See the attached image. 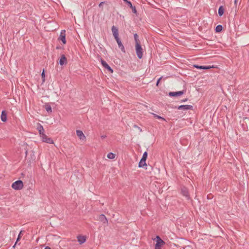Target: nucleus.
I'll return each mask as SVG.
<instances>
[{
  "label": "nucleus",
  "mask_w": 249,
  "mask_h": 249,
  "mask_svg": "<svg viewBox=\"0 0 249 249\" xmlns=\"http://www.w3.org/2000/svg\"><path fill=\"white\" fill-rule=\"evenodd\" d=\"M237 1H238V0H234V4H235V5L237 4Z\"/></svg>",
  "instance_id": "f704fd0d"
},
{
  "label": "nucleus",
  "mask_w": 249,
  "mask_h": 249,
  "mask_svg": "<svg viewBox=\"0 0 249 249\" xmlns=\"http://www.w3.org/2000/svg\"><path fill=\"white\" fill-rule=\"evenodd\" d=\"M134 127H136V128H138V130H140V131L141 132V131H142V129H141L140 127H139V126H137V125H134Z\"/></svg>",
  "instance_id": "2f4dec72"
},
{
  "label": "nucleus",
  "mask_w": 249,
  "mask_h": 249,
  "mask_svg": "<svg viewBox=\"0 0 249 249\" xmlns=\"http://www.w3.org/2000/svg\"><path fill=\"white\" fill-rule=\"evenodd\" d=\"M107 157L109 159H114L115 157V154L112 152H109L107 154Z\"/></svg>",
  "instance_id": "aec40b11"
},
{
  "label": "nucleus",
  "mask_w": 249,
  "mask_h": 249,
  "mask_svg": "<svg viewBox=\"0 0 249 249\" xmlns=\"http://www.w3.org/2000/svg\"><path fill=\"white\" fill-rule=\"evenodd\" d=\"M45 108L48 112L51 113L52 112V107L49 104H45Z\"/></svg>",
  "instance_id": "a211bd4d"
},
{
  "label": "nucleus",
  "mask_w": 249,
  "mask_h": 249,
  "mask_svg": "<svg viewBox=\"0 0 249 249\" xmlns=\"http://www.w3.org/2000/svg\"><path fill=\"white\" fill-rule=\"evenodd\" d=\"M127 3L129 4V5H130V6L132 7V3L130 1H127Z\"/></svg>",
  "instance_id": "473e14b6"
},
{
  "label": "nucleus",
  "mask_w": 249,
  "mask_h": 249,
  "mask_svg": "<svg viewBox=\"0 0 249 249\" xmlns=\"http://www.w3.org/2000/svg\"><path fill=\"white\" fill-rule=\"evenodd\" d=\"M67 63V59L64 54H62L59 60V64L61 66L65 65Z\"/></svg>",
  "instance_id": "9d476101"
},
{
  "label": "nucleus",
  "mask_w": 249,
  "mask_h": 249,
  "mask_svg": "<svg viewBox=\"0 0 249 249\" xmlns=\"http://www.w3.org/2000/svg\"><path fill=\"white\" fill-rule=\"evenodd\" d=\"M24 186L22 180H18L15 181L12 184L11 187L15 190H21Z\"/></svg>",
  "instance_id": "f03ea898"
},
{
  "label": "nucleus",
  "mask_w": 249,
  "mask_h": 249,
  "mask_svg": "<svg viewBox=\"0 0 249 249\" xmlns=\"http://www.w3.org/2000/svg\"><path fill=\"white\" fill-rule=\"evenodd\" d=\"M153 115H154V116L155 118H157L158 119H161V120H162L163 121H165V118H163V117H161V116H160L159 115H157L156 114H153Z\"/></svg>",
  "instance_id": "b1692460"
},
{
  "label": "nucleus",
  "mask_w": 249,
  "mask_h": 249,
  "mask_svg": "<svg viewBox=\"0 0 249 249\" xmlns=\"http://www.w3.org/2000/svg\"><path fill=\"white\" fill-rule=\"evenodd\" d=\"M37 130L38 131V132L41 136H42L43 134H44V129L43 128V126L40 124H38L37 127Z\"/></svg>",
  "instance_id": "f8f14e48"
},
{
  "label": "nucleus",
  "mask_w": 249,
  "mask_h": 249,
  "mask_svg": "<svg viewBox=\"0 0 249 249\" xmlns=\"http://www.w3.org/2000/svg\"><path fill=\"white\" fill-rule=\"evenodd\" d=\"M194 67L197 69H204L207 70L212 68H214L213 66H198V65H194Z\"/></svg>",
  "instance_id": "4468645a"
},
{
  "label": "nucleus",
  "mask_w": 249,
  "mask_h": 249,
  "mask_svg": "<svg viewBox=\"0 0 249 249\" xmlns=\"http://www.w3.org/2000/svg\"><path fill=\"white\" fill-rule=\"evenodd\" d=\"M44 249H51L49 247H46Z\"/></svg>",
  "instance_id": "c9c22d12"
},
{
  "label": "nucleus",
  "mask_w": 249,
  "mask_h": 249,
  "mask_svg": "<svg viewBox=\"0 0 249 249\" xmlns=\"http://www.w3.org/2000/svg\"><path fill=\"white\" fill-rule=\"evenodd\" d=\"M40 137L43 142L50 144H53L54 143V142L52 138L48 137L45 134H43L40 136Z\"/></svg>",
  "instance_id": "39448f33"
},
{
  "label": "nucleus",
  "mask_w": 249,
  "mask_h": 249,
  "mask_svg": "<svg viewBox=\"0 0 249 249\" xmlns=\"http://www.w3.org/2000/svg\"><path fill=\"white\" fill-rule=\"evenodd\" d=\"M162 77H160L157 81L156 85L158 86L159 85V84L160 83V80L161 79Z\"/></svg>",
  "instance_id": "c756f323"
},
{
  "label": "nucleus",
  "mask_w": 249,
  "mask_h": 249,
  "mask_svg": "<svg viewBox=\"0 0 249 249\" xmlns=\"http://www.w3.org/2000/svg\"><path fill=\"white\" fill-rule=\"evenodd\" d=\"M156 243L155 246V249H161V247L164 245L165 242L160 238L159 236L156 237Z\"/></svg>",
  "instance_id": "7ed1b4c3"
},
{
  "label": "nucleus",
  "mask_w": 249,
  "mask_h": 249,
  "mask_svg": "<svg viewBox=\"0 0 249 249\" xmlns=\"http://www.w3.org/2000/svg\"><path fill=\"white\" fill-rule=\"evenodd\" d=\"M224 9L223 6H220L218 9V14H219V16H222L224 14Z\"/></svg>",
  "instance_id": "6ab92c4d"
},
{
  "label": "nucleus",
  "mask_w": 249,
  "mask_h": 249,
  "mask_svg": "<svg viewBox=\"0 0 249 249\" xmlns=\"http://www.w3.org/2000/svg\"><path fill=\"white\" fill-rule=\"evenodd\" d=\"M76 135L79 138V139L81 140H85L86 137L83 132L80 130H77L76 131Z\"/></svg>",
  "instance_id": "6e6552de"
},
{
  "label": "nucleus",
  "mask_w": 249,
  "mask_h": 249,
  "mask_svg": "<svg viewBox=\"0 0 249 249\" xmlns=\"http://www.w3.org/2000/svg\"><path fill=\"white\" fill-rule=\"evenodd\" d=\"M134 37L136 42V44H137V43H140L138 35L137 34H134Z\"/></svg>",
  "instance_id": "4be33fe9"
},
{
  "label": "nucleus",
  "mask_w": 249,
  "mask_h": 249,
  "mask_svg": "<svg viewBox=\"0 0 249 249\" xmlns=\"http://www.w3.org/2000/svg\"><path fill=\"white\" fill-rule=\"evenodd\" d=\"M105 68L106 69H107L111 73H112L113 72V70L111 68V67L108 65Z\"/></svg>",
  "instance_id": "bb28decb"
},
{
  "label": "nucleus",
  "mask_w": 249,
  "mask_h": 249,
  "mask_svg": "<svg viewBox=\"0 0 249 249\" xmlns=\"http://www.w3.org/2000/svg\"><path fill=\"white\" fill-rule=\"evenodd\" d=\"M146 165L147 164L146 163V160H143V159H141L139 163V167H143L144 166H146Z\"/></svg>",
  "instance_id": "f3484780"
},
{
  "label": "nucleus",
  "mask_w": 249,
  "mask_h": 249,
  "mask_svg": "<svg viewBox=\"0 0 249 249\" xmlns=\"http://www.w3.org/2000/svg\"><path fill=\"white\" fill-rule=\"evenodd\" d=\"M58 39L61 40L64 44L66 43V31L65 30H63L61 31Z\"/></svg>",
  "instance_id": "423d86ee"
},
{
  "label": "nucleus",
  "mask_w": 249,
  "mask_h": 249,
  "mask_svg": "<svg viewBox=\"0 0 249 249\" xmlns=\"http://www.w3.org/2000/svg\"><path fill=\"white\" fill-rule=\"evenodd\" d=\"M1 120L3 122H5L7 120V115L5 111L3 110L1 112V116H0Z\"/></svg>",
  "instance_id": "2eb2a0df"
},
{
  "label": "nucleus",
  "mask_w": 249,
  "mask_h": 249,
  "mask_svg": "<svg viewBox=\"0 0 249 249\" xmlns=\"http://www.w3.org/2000/svg\"><path fill=\"white\" fill-rule=\"evenodd\" d=\"M105 68L106 69H107L111 73H112L113 72V70L111 68V67L108 65Z\"/></svg>",
  "instance_id": "a878e982"
},
{
  "label": "nucleus",
  "mask_w": 249,
  "mask_h": 249,
  "mask_svg": "<svg viewBox=\"0 0 249 249\" xmlns=\"http://www.w3.org/2000/svg\"><path fill=\"white\" fill-rule=\"evenodd\" d=\"M112 32L113 35V36L114 37V38L115 39L119 47L121 49V51L123 52H125V49L122 43V42L120 40V39L119 37L118 36V28L115 26H113L111 28Z\"/></svg>",
  "instance_id": "f257e3e1"
},
{
  "label": "nucleus",
  "mask_w": 249,
  "mask_h": 249,
  "mask_svg": "<svg viewBox=\"0 0 249 249\" xmlns=\"http://www.w3.org/2000/svg\"><path fill=\"white\" fill-rule=\"evenodd\" d=\"M101 64L102 65H103V66L105 68L106 67H107V66L108 65V64H107V63L103 59H101Z\"/></svg>",
  "instance_id": "5701e85b"
},
{
  "label": "nucleus",
  "mask_w": 249,
  "mask_h": 249,
  "mask_svg": "<svg viewBox=\"0 0 249 249\" xmlns=\"http://www.w3.org/2000/svg\"><path fill=\"white\" fill-rule=\"evenodd\" d=\"M222 26L221 25H217L215 28V32H220L222 30Z\"/></svg>",
  "instance_id": "412c9836"
},
{
  "label": "nucleus",
  "mask_w": 249,
  "mask_h": 249,
  "mask_svg": "<svg viewBox=\"0 0 249 249\" xmlns=\"http://www.w3.org/2000/svg\"><path fill=\"white\" fill-rule=\"evenodd\" d=\"M104 3V2H100V3L99 4V6L100 7H101Z\"/></svg>",
  "instance_id": "72a5a7b5"
},
{
  "label": "nucleus",
  "mask_w": 249,
  "mask_h": 249,
  "mask_svg": "<svg viewBox=\"0 0 249 249\" xmlns=\"http://www.w3.org/2000/svg\"><path fill=\"white\" fill-rule=\"evenodd\" d=\"M147 157V153L146 152H145L142 155V158L143 159V160H146Z\"/></svg>",
  "instance_id": "393cba45"
},
{
  "label": "nucleus",
  "mask_w": 249,
  "mask_h": 249,
  "mask_svg": "<svg viewBox=\"0 0 249 249\" xmlns=\"http://www.w3.org/2000/svg\"><path fill=\"white\" fill-rule=\"evenodd\" d=\"M178 109L179 110H190L193 109V106L191 105H181L178 107Z\"/></svg>",
  "instance_id": "0eeeda50"
},
{
  "label": "nucleus",
  "mask_w": 249,
  "mask_h": 249,
  "mask_svg": "<svg viewBox=\"0 0 249 249\" xmlns=\"http://www.w3.org/2000/svg\"><path fill=\"white\" fill-rule=\"evenodd\" d=\"M133 11H134V12H135V13H136V9H135V7H134Z\"/></svg>",
  "instance_id": "e433bc0d"
},
{
  "label": "nucleus",
  "mask_w": 249,
  "mask_h": 249,
  "mask_svg": "<svg viewBox=\"0 0 249 249\" xmlns=\"http://www.w3.org/2000/svg\"><path fill=\"white\" fill-rule=\"evenodd\" d=\"M41 75V77H42V78L43 79V81H44V78H45V72H44V70L42 72Z\"/></svg>",
  "instance_id": "c85d7f7f"
},
{
  "label": "nucleus",
  "mask_w": 249,
  "mask_h": 249,
  "mask_svg": "<svg viewBox=\"0 0 249 249\" xmlns=\"http://www.w3.org/2000/svg\"><path fill=\"white\" fill-rule=\"evenodd\" d=\"M99 220L102 222L104 224H107L108 220L104 214H101L99 216Z\"/></svg>",
  "instance_id": "ddd939ff"
},
{
  "label": "nucleus",
  "mask_w": 249,
  "mask_h": 249,
  "mask_svg": "<svg viewBox=\"0 0 249 249\" xmlns=\"http://www.w3.org/2000/svg\"><path fill=\"white\" fill-rule=\"evenodd\" d=\"M187 100V99H184L182 101V102H186Z\"/></svg>",
  "instance_id": "4c0bfd02"
},
{
  "label": "nucleus",
  "mask_w": 249,
  "mask_h": 249,
  "mask_svg": "<svg viewBox=\"0 0 249 249\" xmlns=\"http://www.w3.org/2000/svg\"><path fill=\"white\" fill-rule=\"evenodd\" d=\"M183 249H192V248L190 246H186Z\"/></svg>",
  "instance_id": "7c9ffc66"
},
{
  "label": "nucleus",
  "mask_w": 249,
  "mask_h": 249,
  "mask_svg": "<svg viewBox=\"0 0 249 249\" xmlns=\"http://www.w3.org/2000/svg\"><path fill=\"white\" fill-rule=\"evenodd\" d=\"M183 94V91H179L177 92H170L169 93L170 96H179Z\"/></svg>",
  "instance_id": "9b49d317"
},
{
  "label": "nucleus",
  "mask_w": 249,
  "mask_h": 249,
  "mask_svg": "<svg viewBox=\"0 0 249 249\" xmlns=\"http://www.w3.org/2000/svg\"><path fill=\"white\" fill-rule=\"evenodd\" d=\"M77 241L80 244L84 243L86 241V236L84 235H78L77 236Z\"/></svg>",
  "instance_id": "1a4fd4ad"
},
{
  "label": "nucleus",
  "mask_w": 249,
  "mask_h": 249,
  "mask_svg": "<svg viewBox=\"0 0 249 249\" xmlns=\"http://www.w3.org/2000/svg\"><path fill=\"white\" fill-rule=\"evenodd\" d=\"M22 232V231H20V232H19V234H18V238H17V241H16V243H17L18 242V240H19V239H20V235H21V234ZM16 244H15V245L14 246V247L15 246Z\"/></svg>",
  "instance_id": "cd10ccee"
},
{
  "label": "nucleus",
  "mask_w": 249,
  "mask_h": 249,
  "mask_svg": "<svg viewBox=\"0 0 249 249\" xmlns=\"http://www.w3.org/2000/svg\"><path fill=\"white\" fill-rule=\"evenodd\" d=\"M181 194L183 196L186 197L188 199L189 198V193L186 188H183L181 189Z\"/></svg>",
  "instance_id": "dca6fc26"
},
{
  "label": "nucleus",
  "mask_w": 249,
  "mask_h": 249,
  "mask_svg": "<svg viewBox=\"0 0 249 249\" xmlns=\"http://www.w3.org/2000/svg\"><path fill=\"white\" fill-rule=\"evenodd\" d=\"M136 52L137 56L139 58L141 59L142 57V49L140 43L136 44Z\"/></svg>",
  "instance_id": "20e7f679"
}]
</instances>
